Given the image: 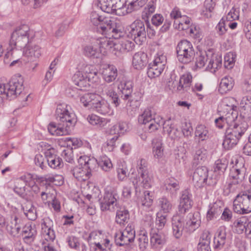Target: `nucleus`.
<instances>
[{"label": "nucleus", "mask_w": 251, "mask_h": 251, "mask_svg": "<svg viewBox=\"0 0 251 251\" xmlns=\"http://www.w3.org/2000/svg\"><path fill=\"white\" fill-rule=\"evenodd\" d=\"M68 105L60 104L57 106L55 118L57 124L50 123L48 126L49 132L53 135L62 136L67 135L71 132L76 123V117L74 113L69 111Z\"/></svg>", "instance_id": "1"}, {"label": "nucleus", "mask_w": 251, "mask_h": 251, "mask_svg": "<svg viewBox=\"0 0 251 251\" xmlns=\"http://www.w3.org/2000/svg\"><path fill=\"white\" fill-rule=\"evenodd\" d=\"M119 199L117 190L113 187H107L104 190L102 198L99 200L100 209L102 211L109 210L114 211L116 207V211L115 222L121 226H125L129 220V211L125 207H118V200Z\"/></svg>", "instance_id": "2"}, {"label": "nucleus", "mask_w": 251, "mask_h": 251, "mask_svg": "<svg viewBox=\"0 0 251 251\" xmlns=\"http://www.w3.org/2000/svg\"><path fill=\"white\" fill-rule=\"evenodd\" d=\"M201 224L200 214L198 212L189 213L185 217L176 214L172 219L173 234L177 239L182 235L184 230L192 232L197 229Z\"/></svg>", "instance_id": "3"}, {"label": "nucleus", "mask_w": 251, "mask_h": 251, "mask_svg": "<svg viewBox=\"0 0 251 251\" xmlns=\"http://www.w3.org/2000/svg\"><path fill=\"white\" fill-rule=\"evenodd\" d=\"M30 31L29 26L26 25H22L17 27L11 35L9 47L4 57V62L5 64L9 63L8 58L11 60L13 54L17 48L22 49L25 47L29 42V37Z\"/></svg>", "instance_id": "4"}, {"label": "nucleus", "mask_w": 251, "mask_h": 251, "mask_svg": "<svg viewBox=\"0 0 251 251\" xmlns=\"http://www.w3.org/2000/svg\"><path fill=\"white\" fill-rule=\"evenodd\" d=\"M24 90L23 80L21 76H14L6 84H0V101L2 98H6L10 100L16 98Z\"/></svg>", "instance_id": "5"}, {"label": "nucleus", "mask_w": 251, "mask_h": 251, "mask_svg": "<svg viewBox=\"0 0 251 251\" xmlns=\"http://www.w3.org/2000/svg\"><path fill=\"white\" fill-rule=\"evenodd\" d=\"M247 127V124L243 123L240 125L235 124L233 127L228 128L226 130L223 143L224 148L226 150H230L236 145Z\"/></svg>", "instance_id": "6"}, {"label": "nucleus", "mask_w": 251, "mask_h": 251, "mask_svg": "<svg viewBox=\"0 0 251 251\" xmlns=\"http://www.w3.org/2000/svg\"><path fill=\"white\" fill-rule=\"evenodd\" d=\"M156 113L153 107L146 108L138 117V122L145 125V129L150 133L157 130L161 126L160 120L156 118Z\"/></svg>", "instance_id": "7"}, {"label": "nucleus", "mask_w": 251, "mask_h": 251, "mask_svg": "<svg viewBox=\"0 0 251 251\" xmlns=\"http://www.w3.org/2000/svg\"><path fill=\"white\" fill-rule=\"evenodd\" d=\"M176 57L179 62L188 64L193 60L195 51L192 43L187 40L179 41L176 47Z\"/></svg>", "instance_id": "8"}, {"label": "nucleus", "mask_w": 251, "mask_h": 251, "mask_svg": "<svg viewBox=\"0 0 251 251\" xmlns=\"http://www.w3.org/2000/svg\"><path fill=\"white\" fill-rule=\"evenodd\" d=\"M136 169L138 176L134 177L132 181L135 186L140 183L144 188L147 189L151 186V179L149 175L148 163L145 159H141L137 161Z\"/></svg>", "instance_id": "9"}, {"label": "nucleus", "mask_w": 251, "mask_h": 251, "mask_svg": "<svg viewBox=\"0 0 251 251\" xmlns=\"http://www.w3.org/2000/svg\"><path fill=\"white\" fill-rule=\"evenodd\" d=\"M128 36L138 45H141L146 40V30L145 24L140 20L134 21L129 26Z\"/></svg>", "instance_id": "10"}, {"label": "nucleus", "mask_w": 251, "mask_h": 251, "mask_svg": "<svg viewBox=\"0 0 251 251\" xmlns=\"http://www.w3.org/2000/svg\"><path fill=\"white\" fill-rule=\"evenodd\" d=\"M32 178V175L28 174L27 175L22 176L14 180L13 191L21 198L28 201L30 200L32 194L28 193V187L26 185H30L28 183L29 179Z\"/></svg>", "instance_id": "11"}, {"label": "nucleus", "mask_w": 251, "mask_h": 251, "mask_svg": "<svg viewBox=\"0 0 251 251\" xmlns=\"http://www.w3.org/2000/svg\"><path fill=\"white\" fill-rule=\"evenodd\" d=\"M135 237L134 226L131 223L128 224L123 231L116 233L114 235L115 243L119 246L129 245L133 242Z\"/></svg>", "instance_id": "12"}, {"label": "nucleus", "mask_w": 251, "mask_h": 251, "mask_svg": "<svg viewBox=\"0 0 251 251\" xmlns=\"http://www.w3.org/2000/svg\"><path fill=\"white\" fill-rule=\"evenodd\" d=\"M106 27H103L102 34L115 39H119L124 37L125 32L123 26L119 23H116L111 19L106 20Z\"/></svg>", "instance_id": "13"}, {"label": "nucleus", "mask_w": 251, "mask_h": 251, "mask_svg": "<svg viewBox=\"0 0 251 251\" xmlns=\"http://www.w3.org/2000/svg\"><path fill=\"white\" fill-rule=\"evenodd\" d=\"M245 171L244 158L238 157L236 159L235 164L232 166L229 173V176L234 180V184H239L243 180Z\"/></svg>", "instance_id": "14"}, {"label": "nucleus", "mask_w": 251, "mask_h": 251, "mask_svg": "<svg viewBox=\"0 0 251 251\" xmlns=\"http://www.w3.org/2000/svg\"><path fill=\"white\" fill-rule=\"evenodd\" d=\"M89 71V66L85 65L81 71H77L73 76L72 80L74 84L78 87L76 89L85 90L90 84L88 82L86 74Z\"/></svg>", "instance_id": "15"}, {"label": "nucleus", "mask_w": 251, "mask_h": 251, "mask_svg": "<svg viewBox=\"0 0 251 251\" xmlns=\"http://www.w3.org/2000/svg\"><path fill=\"white\" fill-rule=\"evenodd\" d=\"M150 241L152 247L160 248L166 243V235L162 231L151 228L150 231Z\"/></svg>", "instance_id": "16"}, {"label": "nucleus", "mask_w": 251, "mask_h": 251, "mask_svg": "<svg viewBox=\"0 0 251 251\" xmlns=\"http://www.w3.org/2000/svg\"><path fill=\"white\" fill-rule=\"evenodd\" d=\"M91 109L101 114H107L110 110L109 103L98 95L91 103Z\"/></svg>", "instance_id": "17"}, {"label": "nucleus", "mask_w": 251, "mask_h": 251, "mask_svg": "<svg viewBox=\"0 0 251 251\" xmlns=\"http://www.w3.org/2000/svg\"><path fill=\"white\" fill-rule=\"evenodd\" d=\"M208 172L207 168L205 166L198 167L193 175V182L197 184L199 186L203 185L205 180H206Z\"/></svg>", "instance_id": "18"}, {"label": "nucleus", "mask_w": 251, "mask_h": 251, "mask_svg": "<svg viewBox=\"0 0 251 251\" xmlns=\"http://www.w3.org/2000/svg\"><path fill=\"white\" fill-rule=\"evenodd\" d=\"M134 43L127 40H123L114 42V50L116 51L115 54L119 56L121 53H125L132 50Z\"/></svg>", "instance_id": "19"}, {"label": "nucleus", "mask_w": 251, "mask_h": 251, "mask_svg": "<svg viewBox=\"0 0 251 251\" xmlns=\"http://www.w3.org/2000/svg\"><path fill=\"white\" fill-rule=\"evenodd\" d=\"M148 63L147 54L144 52L135 53L132 58V65L137 70L143 69Z\"/></svg>", "instance_id": "20"}, {"label": "nucleus", "mask_w": 251, "mask_h": 251, "mask_svg": "<svg viewBox=\"0 0 251 251\" xmlns=\"http://www.w3.org/2000/svg\"><path fill=\"white\" fill-rule=\"evenodd\" d=\"M226 241V227L224 226L220 227L216 233V235L214 237V243L215 249H222Z\"/></svg>", "instance_id": "21"}, {"label": "nucleus", "mask_w": 251, "mask_h": 251, "mask_svg": "<svg viewBox=\"0 0 251 251\" xmlns=\"http://www.w3.org/2000/svg\"><path fill=\"white\" fill-rule=\"evenodd\" d=\"M102 75L104 80L108 83L114 81L118 75L117 69L113 65H108V66L103 68L102 72Z\"/></svg>", "instance_id": "22"}, {"label": "nucleus", "mask_w": 251, "mask_h": 251, "mask_svg": "<svg viewBox=\"0 0 251 251\" xmlns=\"http://www.w3.org/2000/svg\"><path fill=\"white\" fill-rule=\"evenodd\" d=\"M74 177L80 181H85L88 179L91 175L90 171L86 170L83 165H79L75 167L72 171Z\"/></svg>", "instance_id": "23"}, {"label": "nucleus", "mask_w": 251, "mask_h": 251, "mask_svg": "<svg viewBox=\"0 0 251 251\" xmlns=\"http://www.w3.org/2000/svg\"><path fill=\"white\" fill-rule=\"evenodd\" d=\"M162 144L160 139H154L152 141V153L154 157L157 159L158 162L161 161L164 157Z\"/></svg>", "instance_id": "24"}, {"label": "nucleus", "mask_w": 251, "mask_h": 251, "mask_svg": "<svg viewBox=\"0 0 251 251\" xmlns=\"http://www.w3.org/2000/svg\"><path fill=\"white\" fill-rule=\"evenodd\" d=\"M22 235L24 236V240L27 243L33 241L37 233L35 226L27 224L23 228Z\"/></svg>", "instance_id": "25"}, {"label": "nucleus", "mask_w": 251, "mask_h": 251, "mask_svg": "<svg viewBox=\"0 0 251 251\" xmlns=\"http://www.w3.org/2000/svg\"><path fill=\"white\" fill-rule=\"evenodd\" d=\"M46 160L49 166L53 169H60L63 166V162L61 158L57 155L51 153L50 151L46 152Z\"/></svg>", "instance_id": "26"}, {"label": "nucleus", "mask_w": 251, "mask_h": 251, "mask_svg": "<svg viewBox=\"0 0 251 251\" xmlns=\"http://www.w3.org/2000/svg\"><path fill=\"white\" fill-rule=\"evenodd\" d=\"M84 54L89 57L98 58L100 57L101 51L99 49L96 41L87 45L83 48Z\"/></svg>", "instance_id": "27"}, {"label": "nucleus", "mask_w": 251, "mask_h": 251, "mask_svg": "<svg viewBox=\"0 0 251 251\" xmlns=\"http://www.w3.org/2000/svg\"><path fill=\"white\" fill-rule=\"evenodd\" d=\"M109 21L110 18L99 15L96 12H92L90 16L91 22L95 26H99L101 32L103 31V27H106V20Z\"/></svg>", "instance_id": "28"}, {"label": "nucleus", "mask_w": 251, "mask_h": 251, "mask_svg": "<svg viewBox=\"0 0 251 251\" xmlns=\"http://www.w3.org/2000/svg\"><path fill=\"white\" fill-rule=\"evenodd\" d=\"M24 56L30 58V61H34L41 55V48L37 45L26 46L23 51Z\"/></svg>", "instance_id": "29"}, {"label": "nucleus", "mask_w": 251, "mask_h": 251, "mask_svg": "<svg viewBox=\"0 0 251 251\" xmlns=\"http://www.w3.org/2000/svg\"><path fill=\"white\" fill-rule=\"evenodd\" d=\"M99 49L101 51V53H105L107 50H110L114 47V42L110 40V37L108 36L105 38H100L96 41Z\"/></svg>", "instance_id": "30"}, {"label": "nucleus", "mask_w": 251, "mask_h": 251, "mask_svg": "<svg viewBox=\"0 0 251 251\" xmlns=\"http://www.w3.org/2000/svg\"><path fill=\"white\" fill-rule=\"evenodd\" d=\"M234 85V81L232 77L226 76L221 81L219 90L221 93H226L231 90Z\"/></svg>", "instance_id": "31"}, {"label": "nucleus", "mask_w": 251, "mask_h": 251, "mask_svg": "<svg viewBox=\"0 0 251 251\" xmlns=\"http://www.w3.org/2000/svg\"><path fill=\"white\" fill-rule=\"evenodd\" d=\"M164 69L162 64L160 63L158 64L154 62L150 63L147 70L148 75L151 78L159 76Z\"/></svg>", "instance_id": "32"}, {"label": "nucleus", "mask_w": 251, "mask_h": 251, "mask_svg": "<svg viewBox=\"0 0 251 251\" xmlns=\"http://www.w3.org/2000/svg\"><path fill=\"white\" fill-rule=\"evenodd\" d=\"M78 161L81 165H83L86 168V170L90 171V173L96 168L99 164L95 158H91L87 156L80 157Z\"/></svg>", "instance_id": "33"}, {"label": "nucleus", "mask_w": 251, "mask_h": 251, "mask_svg": "<svg viewBox=\"0 0 251 251\" xmlns=\"http://www.w3.org/2000/svg\"><path fill=\"white\" fill-rule=\"evenodd\" d=\"M156 0H151L142 12V18L145 21H149V17L154 12L156 9Z\"/></svg>", "instance_id": "34"}, {"label": "nucleus", "mask_w": 251, "mask_h": 251, "mask_svg": "<svg viewBox=\"0 0 251 251\" xmlns=\"http://www.w3.org/2000/svg\"><path fill=\"white\" fill-rule=\"evenodd\" d=\"M87 119L91 125L96 126L99 127L106 126L107 124L109 122V120L100 117L95 114L89 115Z\"/></svg>", "instance_id": "35"}, {"label": "nucleus", "mask_w": 251, "mask_h": 251, "mask_svg": "<svg viewBox=\"0 0 251 251\" xmlns=\"http://www.w3.org/2000/svg\"><path fill=\"white\" fill-rule=\"evenodd\" d=\"M148 0H131L127 5L126 13H130L133 11L139 10L145 5Z\"/></svg>", "instance_id": "36"}, {"label": "nucleus", "mask_w": 251, "mask_h": 251, "mask_svg": "<svg viewBox=\"0 0 251 251\" xmlns=\"http://www.w3.org/2000/svg\"><path fill=\"white\" fill-rule=\"evenodd\" d=\"M192 76L190 73H187L183 75L180 78L179 84L177 87L178 91H181L184 89L187 90V88H189L192 82Z\"/></svg>", "instance_id": "37"}, {"label": "nucleus", "mask_w": 251, "mask_h": 251, "mask_svg": "<svg viewBox=\"0 0 251 251\" xmlns=\"http://www.w3.org/2000/svg\"><path fill=\"white\" fill-rule=\"evenodd\" d=\"M195 136L198 138L199 142L207 140L208 137V131L203 125H199L195 131Z\"/></svg>", "instance_id": "38"}, {"label": "nucleus", "mask_w": 251, "mask_h": 251, "mask_svg": "<svg viewBox=\"0 0 251 251\" xmlns=\"http://www.w3.org/2000/svg\"><path fill=\"white\" fill-rule=\"evenodd\" d=\"M240 110L244 114H251V96H247L242 98L240 103Z\"/></svg>", "instance_id": "39"}, {"label": "nucleus", "mask_w": 251, "mask_h": 251, "mask_svg": "<svg viewBox=\"0 0 251 251\" xmlns=\"http://www.w3.org/2000/svg\"><path fill=\"white\" fill-rule=\"evenodd\" d=\"M42 233L45 240L47 241L52 242L55 238L54 230L48 227L45 223L42 224Z\"/></svg>", "instance_id": "40"}, {"label": "nucleus", "mask_w": 251, "mask_h": 251, "mask_svg": "<svg viewBox=\"0 0 251 251\" xmlns=\"http://www.w3.org/2000/svg\"><path fill=\"white\" fill-rule=\"evenodd\" d=\"M249 196L248 191H244L239 194L236 197L239 201V202L241 203L243 206V210H246L248 213H250L251 208H249Z\"/></svg>", "instance_id": "41"}, {"label": "nucleus", "mask_w": 251, "mask_h": 251, "mask_svg": "<svg viewBox=\"0 0 251 251\" xmlns=\"http://www.w3.org/2000/svg\"><path fill=\"white\" fill-rule=\"evenodd\" d=\"M121 91V98L124 100H127V103L126 104L127 105H129V106H132V103L135 102L136 104L135 105L137 106L138 104L139 103L138 100H135L133 95H132V92H129L128 91L125 89H120Z\"/></svg>", "instance_id": "42"}, {"label": "nucleus", "mask_w": 251, "mask_h": 251, "mask_svg": "<svg viewBox=\"0 0 251 251\" xmlns=\"http://www.w3.org/2000/svg\"><path fill=\"white\" fill-rule=\"evenodd\" d=\"M139 247L142 251H145L149 245V239L147 232L146 231H141L138 236L137 239Z\"/></svg>", "instance_id": "43"}, {"label": "nucleus", "mask_w": 251, "mask_h": 251, "mask_svg": "<svg viewBox=\"0 0 251 251\" xmlns=\"http://www.w3.org/2000/svg\"><path fill=\"white\" fill-rule=\"evenodd\" d=\"M179 181L174 177H170L166 181V189L172 194L179 189Z\"/></svg>", "instance_id": "44"}, {"label": "nucleus", "mask_w": 251, "mask_h": 251, "mask_svg": "<svg viewBox=\"0 0 251 251\" xmlns=\"http://www.w3.org/2000/svg\"><path fill=\"white\" fill-rule=\"evenodd\" d=\"M97 6L100 7L101 10L108 14H113V9L111 8V0H98Z\"/></svg>", "instance_id": "45"}, {"label": "nucleus", "mask_w": 251, "mask_h": 251, "mask_svg": "<svg viewBox=\"0 0 251 251\" xmlns=\"http://www.w3.org/2000/svg\"><path fill=\"white\" fill-rule=\"evenodd\" d=\"M167 216V214H163L161 212H158L156 214L155 220L156 228H153V229L162 231L166 224Z\"/></svg>", "instance_id": "46"}, {"label": "nucleus", "mask_w": 251, "mask_h": 251, "mask_svg": "<svg viewBox=\"0 0 251 251\" xmlns=\"http://www.w3.org/2000/svg\"><path fill=\"white\" fill-rule=\"evenodd\" d=\"M247 225V220L244 218L237 219L233 224V226L236 227V231L238 234L242 233L245 229L246 231Z\"/></svg>", "instance_id": "47"}, {"label": "nucleus", "mask_w": 251, "mask_h": 251, "mask_svg": "<svg viewBox=\"0 0 251 251\" xmlns=\"http://www.w3.org/2000/svg\"><path fill=\"white\" fill-rule=\"evenodd\" d=\"M153 200V193L149 191L144 192V196L141 199V205L143 206L149 207L152 205Z\"/></svg>", "instance_id": "48"}, {"label": "nucleus", "mask_w": 251, "mask_h": 251, "mask_svg": "<svg viewBox=\"0 0 251 251\" xmlns=\"http://www.w3.org/2000/svg\"><path fill=\"white\" fill-rule=\"evenodd\" d=\"M228 161L226 159L217 160L214 165V172L218 173L219 174L224 173L227 168Z\"/></svg>", "instance_id": "49"}, {"label": "nucleus", "mask_w": 251, "mask_h": 251, "mask_svg": "<svg viewBox=\"0 0 251 251\" xmlns=\"http://www.w3.org/2000/svg\"><path fill=\"white\" fill-rule=\"evenodd\" d=\"M95 94L85 93L80 98V102L85 107H89L91 108V103L93 102V100L96 98Z\"/></svg>", "instance_id": "50"}, {"label": "nucleus", "mask_w": 251, "mask_h": 251, "mask_svg": "<svg viewBox=\"0 0 251 251\" xmlns=\"http://www.w3.org/2000/svg\"><path fill=\"white\" fill-rule=\"evenodd\" d=\"M159 205L161 207L160 212H163L164 214H167L170 212L172 208V205L170 201L166 198H162L159 199Z\"/></svg>", "instance_id": "51"}, {"label": "nucleus", "mask_w": 251, "mask_h": 251, "mask_svg": "<svg viewBox=\"0 0 251 251\" xmlns=\"http://www.w3.org/2000/svg\"><path fill=\"white\" fill-rule=\"evenodd\" d=\"M222 210L221 207L217 202H215L210 207L207 213V218L208 220H211L214 217L220 215L221 213Z\"/></svg>", "instance_id": "52"}, {"label": "nucleus", "mask_w": 251, "mask_h": 251, "mask_svg": "<svg viewBox=\"0 0 251 251\" xmlns=\"http://www.w3.org/2000/svg\"><path fill=\"white\" fill-rule=\"evenodd\" d=\"M14 221L15 222V224L13 225V223H12V225L10 226V229L9 230L8 229V230L9 232V233L13 237H16L19 234L22 226L21 225L18 223V221H20V220L17 217H15Z\"/></svg>", "instance_id": "53"}, {"label": "nucleus", "mask_w": 251, "mask_h": 251, "mask_svg": "<svg viewBox=\"0 0 251 251\" xmlns=\"http://www.w3.org/2000/svg\"><path fill=\"white\" fill-rule=\"evenodd\" d=\"M208 59V55L206 52H200V54L196 57V66L199 68L203 67Z\"/></svg>", "instance_id": "54"}, {"label": "nucleus", "mask_w": 251, "mask_h": 251, "mask_svg": "<svg viewBox=\"0 0 251 251\" xmlns=\"http://www.w3.org/2000/svg\"><path fill=\"white\" fill-rule=\"evenodd\" d=\"M192 204L179 201L176 215L185 217V214L191 209Z\"/></svg>", "instance_id": "55"}, {"label": "nucleus", "mask_w": 251, "mask_h": 251, "mask_svg": "<svg viewBox=\"0 0 251 251\" xmlns=\"http://www.w3.org/2000/svg\"><path fill=\"white\" fill-rule=\"evenodd\" d=\"M218 177L215 172H211L210 173L208 172L204 183L207 185L213 186L217 183Z\"/></svg>", "instance_id": "56"}, {"label": "nucleus", "mask_w": 251, "mask_h": 251, "mask_svg": "<svg viewBox=\"0 0 251 251\" xmlns=\"http://www.w3.org/2000/svg\"><path fill=\"white\" fill-rule=\"evenodd\" d=\"M36 179L38 182L42 183L43 185H48L50 183H53L55 181V177L52 175H46L44 176H37Z\"/></svg>", "instance_id": "57"}, {"label": "nucleus", "mask_w": 251, "mask_h": 251, "mask_svg": "<svg viewBox=\"0 0 251 251\" xmlns=\"http://www.w3.org/2000/svg\"><path fill=\"white\" fill-rule=\"evenodd\" d=\"M191 198L192 195L190 191L188 189H185L181 192L179 201L188 204L190 203L193 205V201Z\"/></svg>", "instance_id": "58"}, {"label": "nucleus", "mask_w": 251, "mask_h": 251, "mask_svg": "<svg viewBox=\"0 0 251 251\" xmlns=\"http://www.w3.org/2000/svg\"><path fill=\"white\" fill-rule=\"evenodd\" d=\"M46 154L44 156L41 154H37L34 158L35 164L36 166L40 167L42 169L46 167L45 162H47Z\"/></svg>", "instance_id": "59"}, {"label": "nucleus", "mask_w": 251, "mask_h": 251, "mask_svg": "<svg viewBox=\"0 0 251 251\" xmlns=\"http://www.w3.org/2000/svg\"><path fill=\"white\" fill-rule=\"evenodd\" d=\"M98 165L104 171L107 172L112 167L111 161L107 157H104L99 162Z\"/></svg>", "instance_id": "60"}, {"label": "nucleus", "mask_w": 251, "mask_h": 251, "mask_svg": "<svg viewBox=\"0 0 251 251\" xmlns=\"http://www.w3.org/2000/svg\"><path fill=\"white\" fill-rule=\"evenodd\" d=\"M233 210L234 212L240 214H245L248 213L246 210L244 211L243 210V206H242L241 203L239 202V201L236 197L233 201Z\"/></svg>", "instance_id": "61"}, {"label": "nucleus", "mask_w": 251, "mask_h": 251, "mask_svg": "<svg viewBox=\"0 0 251 251\" xmlns=\"http://www.w3.org/2000/svg\"><path fill=\"white\" fill-rule=\"evenodd\" d=\"M118 178L120 180H123L127 176V170L126 166L119 165L117 168Z\"/></svg>", "instance_id": "62"}, {"label": "nucleus", "mask_w": 251, "mask_h": 251, "mask_svg": "<svg viewBox=\"0 0 251 251\" xmlns=\"http://www.w3.org/2000/svg\"><path fill=\"white\" fill-rule=\"evenodd\" d=\"M67 241L68 243L69 247L72 249L77 250L79 246L80 245L78 241V239L74 236L68 237Z\"/></svg>", "instance_id": "63"}, {"label": "nucleus", "mask_w": 251, "mask_h": 251, "mask_svg": "<svg viewBox=\"0 0 251 251\" xmlns=\"http://www.w3.org/2000/svg\"><path fill=\"white\" fill-rule=\"evenodd\" d=\"M206 158V150L202 149L196 151L194 155V160H197L198 163H201V161L204 160Z\"/></svg>", "instance_id": "64"}]
</instances>
